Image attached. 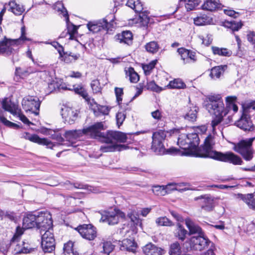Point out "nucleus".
Masks as SVG:
<instances>
[{"label":"nucleus","instance_id":"nucleus-42","mask_svg":"<svg viewBox=\"0 0 255 255\" xmlns=\"http://www.w3.org/2000/svg\"><path fill=\"white\" fill-rule=\"evenodd\" d=\"M155 223L159 226L171 227L174 225L173 223L166 216L157 218L155 220Z\"/></svg>","mask_w":255,"mask_h":255},{"label":"nucleus","instance_id":"nucleus-16","mask_svg":"<svg viewBox=\"0 0 255 255\" xmlns=\"http://www.w3.org/2000/svg\"><path fill=\"white\" fill-rule=\"evenodd\" d=\"M21 138L29 140L30 141L38 143L39 144L45 145L47 147L52 148L55 145L51 141L45 138H40L37 134H31L28 132H24L21 134Z\"/></svg>","mask_w":255,"mask_h":255},{"label":"nucleus","instance_id":"nucleus-28","mask_svg":"<svg viewBox=\"0 0 255 255\" xmlns=\"http://www.w3.org/2000/svg\"><path fill=\"white\" fill-rule=\"evenodd\" d=\"M220 7L219 0H206L202 5L203 10L214 11Z\"/></svg>","mask_w":255,"mask_h":255},{"label":"nucleus","instance_id":"nucleus-2","mask_svg":"<svg viewBox=\"0 0 255 255\" xmlns=\"http://www.w3.org/2000/svg\"><path fill=\"white\" fill-rule=\"evenodd\" d=\"M215 143V136L210 134L205 138L203 145L197 149L196 156L215 159L220 152L213 149Z\"/></svg>","mask_w":255,"mask_h":255},{"label":"nucleus","instance_id":"nucleus-9","mask_svg":"<svg viewBox=\"0 0 255 255\" xmlns=\"http://www.w3.org/2000/svg\"><path fill=\"white\" fill-rule=\"evenodd\" d=\"M41 235V248L44 253H51L55 248V241L53 232L50 230Z\"/></svg>","mask_w":255,"mask_h":255},{"label":"nucleus","instance_id":"nucleus-11","mask_svg":"<svg viewBox=\"0 0 255 255\" xmlns=\"http://www.w3.org/2000/svg\"><path fill=\"white\" fill-rule=\"evenodd\" d=\"M110 16L113 17L114 15L112 14L111 15L100 19L96 22L88 23L87 27L89 30L94 33L98 32L102 29L108 30L112 25L111 22L108 21Z\"/></svg>","mask_w":255,"mask_h":255},{"label":"nucleus","instance_id":"nucleus-8","mask_svg":"<svg viewBox=\"0 0 255 255\" xmlns=\"http://www.w3.org/2000/svg\"><path fill=\"white\" fill-rule=\"evenodd\" d=\"M36 228L40 230V234L43 232L50 230L52 232V220L49 212H41L37 215Z\"/></svg>","mask_w":255,"mask_h":255},{"label":"nucleus","instance_id":"nucleus-3","mask_svg":"<svg viewBox=\"0 0 255 255\" xmlns=\"http://www.w3.org/2000/svg\"><path fill=\"white\" fill-rule=\"evenodd\" d=\"M206 100L205 106L210 114L217 116H226L227 114L220 95H209L206 97Z\"/></svg>","mask_w":255,"mask_h":255},{"label":"nucleus","instance_id":"nucleus-61","mask_svg":"<svg viewBox=\"0 0 255 255\" xmlns=\"http://www.w3.org/2000/svg\"><path fill=\"white\" fill-rule=\"evenodd\" d=\"M51 137L53 139L56 140L59 142V145H62V142L64 141V138L62 136L61 134L59 132L54 131L53 134H51Z\"/></svg>","mask_w":255,"mask_h":255},{"label":"nucleus","instance_id":"nucleus-4","mask_svg":"<svg viewBox=\"0 0 255 255\" xmlns=\"http://www.w3.org/2000/svg\"><path fill=\"white\" fill-rule=\"evenodd\" d=\"M199 141L198 135L196 133L182 134L178 138L177 143L183 149L193 150L198 146Z\"/></svg>","mask_w":255,"mask_h":255},{"label":"nucleus","instance_id":"nucleus-55","mask_svg":"<svg viewBox=\"0 0 255 255\" xmlns=\"http://www.w3.org/2000/svg\"><path fill=\"white\" fill-rule=\"evenodd\" d=\"M129 80L132 83H136L139 79V76L137 73H136L133 68H129L128 70Z\"/></svg>","mask_w":255,"mask_h":255},{"label":"nucleus","instance_id":"nucleus-34","mask_svg":"<svg viewBox=\"0 0 255 255\" xmlns=\"http://www.w3.org/2000/svg\"><path fill=\"white\" fill-rule=\"evenodd\" d=\"M212 18L205 14L201 15L194 19V22L197 25L210 24L212 22Z\"/></svg>","mask_w":255,"mask_h":255},{"label":"nucleus","instance_id":"nucleus-33","mask_svg":"<svg viewBox=\"0 0 255 255\" xmlns=\"http://www.w3.org/2000/svg\"><path fill=\"white\" fill-rule=\"evenodd\" d=\"M136 249V244L133 240L127 239L123 241L122 246L121 248V250H126L129 252L135 253Z\"/></svg>","mask_w":255,"mask_h":255},{"label":"nucleus","instance_id":"nucleus-20","mask_svg":"<svg viewBox=\"0 0 255 255\" xmlns=\"http://www.w3.org/2000/svg\"><path fill=\"white\" fill-rule=\"evenodd\" d=\"M100 221L109 225H114L119 222V216L115 212L104 211L101 213Z\"/></svg>","mask_w":255,"mask_h":255},{"label":"nucleus","instance_id":"nucleus-60","mask_svg":"<svg viewBox=\"0 0 255 255\" xmlns=\"http://www.w3.org/2000/svg\"><path fill=\"white\" fill-rule=\"evenodd\" d=\"M115 93L116 96L117 101L120 105L122 101V96L124 94L123 89L122 88H115Z\"/></svg>","mask_w":255,"mask_h":255},{"label":"nucleus","instance_id":"nucleus-48","mask_svg":"<svg viewBox=\"0 0 255 255\" xmlns=\"http://www.w3.org/2000/svg\"><path fill=\"white\" fill-rule=\"evenodd\" d=\"M177 52L180 55L181 59L183 61L184 64L189 63L188 55L189 50L184 48H178Z\"/></svg>","mask_w":255,"mask_h":255},{"label":"nucleus","instance_id":"nucleus-58","mask_svg":"<svg viewBox=\"0 0 255 255\" xmlns=\"http://www.w3.org/2000/svg\"><path fill=\"white\" fill-rule=\"evenodd\" d=\"M102 248L103 249V252L107 255H109L113 250L114 246L111 242H107L103 243Z\"/></svg>","mask_w":255,"mask_h":255},{"label":"nucleus","instance_id":"nucleus-38","mask_svg":"<svg viewBox=\"0 0 255 255\" xmlns=\"http://www.w3.org/2000/svg\"><path fill=\"white\" fill-rule=\"evenodd\" d=\"M9 5L12 12L16 15H21L24 11L23 5L17 4L14 1H9Z\"/></svg>","mask_w":255,"mask_h":255},{"label":"nucleus","instance_id":"nucleus-50","mask_svg":"<svg viewBox=\"0 0 255 255\" xmlns=\"http://www.w3.org/2000/svg\"><path fill=\"white\" fill-rule=\"evenodd\" d=\"M64 184L65 187L69 190L72 189L73 187L77 189H88L89 187L87 185L81 183H75L72 184L69 181H67Z\"/></svg>","mask_w":255,"mask_h":255},{"label":"nucleus","instance_id":"nucleus-13","mask_svg":"<svg viewBox=\"0 0 255 255\" xmlns=\"http://www.w3.org/2000/svg\"><path fill=\"white\" fill-rule=\"evenodd\" d=\"M210 241L205 237L199 235L197 237H192L190 239L191 248L194 250L202 251L206 249Z\"/></svg>","mask_w":255,"mask_h":255},{"label":"nucleus","instance_id":"nucleus-30","mask_svg":"<svg viewBox=\"0 0 255 255\" xmlns=\"http://www.w3.org/2000/svg\"><path fill=\"white\" fill-rule=\"evenodd\" d=\"M117 39L120 43L130 45L132 42V34L129 31H123L122 34L117 35Z\"/></svg>","mask_w":255,"mask_h":255},{"label":"nucleus","instance_id":"nucleus-17","mask_svg":"<svg viewBox=\"0 0 255 255\" xmlns=\"http://www.w3.org/2000/svg\"><path fill=\"white\" fill-rule=\"evenodd\" d=\"M61 115L65 122L71 125L77 119L78 112L76 110L64 106L61 109Z\"/></svg>","mask_w":255,"mask_h":255},{"label":"nucleus","instance_id":"nucleus-57","mask_svg":"<svg viewBox=\"0 0 255 255\" xmlns=\"http://www.w3.org/2000/svg\"><path fill=\"white\" fill-rule=\"evenodd\" d=\"M13 116H15L19 118V120L21 121L24 124H26L28 126L30 125H33V124L29 121V120L21 113V110L20 109L18 110L16 112V113L14 114Z\"/></svg>","mask_w":255,"mask_h":255},{"label":"nucleus","instance_id":"nucleus-14","mask_svg":"<svg viewBox=\"0 0 255 255\" xmlns=\"http://www.w3.org/2000/svg\"><path fill=\"white\" fill-rule=\"evenodd\" d=\"M127 219L129 220L128 225H130V230L133 234L137 233L138 226L142 228V220L138 217V212L133 209L128 210L127 214Z\"/></svg>","mask_w":255,"mask_h":255},{"label":"nucleus","instance_id":"nucleus-52","mask_svg":"<svg viewBox=\"0 0 255 255\" xmlns=\"http://www.w3.org/2000/svg\"><path fill=\"white\" fill-rule=\"evenodd\" d=\"M199 4L198 0H187L185 6L187 11L192 10Z\"/></svg>","mask_w":255,"mask_h":255},{"label":"nucleus","instance_id":"nucleus-18","mask_svg":"<svg viewBox=\"0 0 255 255\" xmlns=\"http://www.w3.org/2000/svg\"><path fill=\"white\" fill-rule=\"evenodd\" d=\"M106 135L105 142L107 143H112L114 140L125 143L127 140V134L120 131H109L106 133Z\"/></svg>","mask_w":255,"mask_h":255},{"label":"nucleus","instance_id":"nucleus-63","mask_svg":"<svg viewBox=\"0 0 255 255\" xmlns=\"http://www.w3.org/2000/svg\"><path fill=\"white\" fill-rule=\"evenodd\" d=\"M145 87L147 90H150L155 92H158L159 89V87H158L153 81L148 82Z\"/></svg>","mask_w":255,"mask_h":255},{"label":"nucleus","instance_id":"nucleus-12","mask_svg":"<svg viewBox=\"0 0 255 255\" xmlns=\"http://www.w3.org/2000/svg\"><path fill=\"white\" fill-rule=\"evenodd\" d=\"M76 230L83 238L87 240H93L97 237L96 229L91 224L80 225Z\"/></svg>","mask_w":255,"mask_h":255},{"label":"nucleus","instance_id":"nucleus-36","mask_svg":"<svg viewBox=\"0 0 255 255\" xmlns=\"http://www.w3.org/2000/svg\"><path fill=\"white\" fill-rule=\"evenodd\" d=\"M62 58V60L64 61L66 63H70L76 61L78 60L80 57V54H74L70 52L68 54L67 52L65 53L64 51L62 53V56H60Z\"/></svg>","mask_w":255,"mask_h":255},{"label":"nucleus","instance_id":"nucleus-1","mask_svg":"<svg viewBox=\"0 0 255 255\" xmlns=\"http://www.w3.org/2000/svg\"><path fill=\"white\" fill-rule=\"evenodd\" d=\"M167 132L165 130H159L153 133L151 149L156 154H172L177 152L175 148H170L166 150L164 147L163 141H164Z\"/></svg>","mask_w":255,"mask_h":255},{"label":"nucleus","instance_id":"nucleus-62","mask_svg":"<svg viewBox=\"0 0 255 255\" xmlns=\"http://www.w3.org/2000/svg\"><path fill=\"white\" fill-rule=\"evenodd\" d=\"M0 122L2 123L4 125L8 127H18V126L16 124L8 121L6 118H5L2 116H1L0 115Z\"/></svg>","mask_w":255,"mask_h":255},{"label":"nucleus","instance_id":"nucleus-43","mask_svg":"<svg viewBox=\"0 0 255 255\" xmlns=\"http://www.w3.org/2000/svg\"><path fill=\"white\" fill-rule=\"evenodd\" d=\"M145 48L147 52L150 53L154 54L156 53L158 51L159 49V46L157 42L152 41L147 43L145 45Z\"/></svg>","mask_w":255,"mask_h":255},{"label":"nucleus","instance_id":"nucleus-64","mask_svg":"<svg viewBox=\"0 0 255 255\" xmlns=\"http://www.w3.org/2000/svg\"><path fill=\"white\" fill-rule=\"evenodd\" d=\"M51 44L53 46H54L56 49H57V51L58 53H59L60 56H62V53L64 51L63 47L57 42L54 41Z\"/></svg>","mask_w":255,"mask_h":255},{"label":"nucleus","instance_id":"nucleus-35","mask_svg":"<svg viewBox=\"0 0 255 255\" xmlns=\"http://www.w3.org/2000/svg\"><path fill=\"white\" fill-rule=\"evenodd\" d=\"M198 108L195 106H192L188 108V111L184 116L185 119L194 122L197 118Z\"/></svg>","mask_w":255,"mask_h":255},{"label":"nucleus","instance_id":"nucleus-27","mask_svg":"<svg viewBox=\"0 0 255 255\" xmlns=\"http://www.w3.org/2000/svg\"><path fill=\"white\" fill-rule=\"evenodd\" d=\"M185 222L186 227L189 231V235L195 234H198L199 235H203L201 228L198 225L194 223L190 219H186Z\"/></svg>","mask_w":255,"mask_h":255},{"label":"nucleus","instance_id":"nucleus-31","mask_svg":"<svg viewBox=\"0 0 255 255\" xmlns=\"http://www.w3.org/2000/svg\"><path fill=\"white\" fill-rule=\"evenodd\" d=\"M2 107L4 110L10 112L13 115L15 114L19 110L17 105L8 99H5L2 101Z\"/></svg>","mask_w":255,"mask_h":255},{"label":"nucleus","instance_id":"nucleus-51","mask_svg":"<svg viewBox=\"0 0 255 255\" xmlns=\"http://www.w3.org/2000/svg\"><path fill=\"white\" fill-rule=\"evenodd\" d=\"M215 118L213 119L211 123L212 131L214 133L216 132V128L218 126L223 120L224 115H220L219 116L214 115Z\"/></svg>","mask_w":255,"mask_h":255},{"label":"nucleus","instance_id":"nucleus-53","mask_svg":"<svg viewBox=\"0 0 255 255\" xmlns=\"http://www.w3.org/2000/svg\"><path fill=\"white\" fill-rule=\"evenodd\" d=\"M126 117L125 111H119L116 115L117 123L119 127L122 125Z\"/></svg>","mask_w":255,"mask_h":255},{"label":"nucleus","instance_id":"nucleus-45","mask_svg":"<svg viewBox=\"0 0 255 255\" xmlns=\"http://www.w3.org/2000/svg\"><path fill=\"white\" fill-rule=\"evenodd\" d=\"M167 86L171 89H183L186 87V85L182 80L175 79L170 81Z\"/></svg>","mask_w":255,"mask_h":255},{"label":"nucleus","instance_id":"nucleus-25","mask_svg":"<svg viewBox=\"0 0 255 255\" xmlns=\"http://www.w3.org/2000/svg\"><path fill=\"white\" fill-rule=\"evenodd\" d=\"M175 189L174 185L172 184L166 186H155L153 187L152 192L157 195L164 196L166 194L169 193L171 190Z\"/></svg>","mask_w":255,"mask_h":255},{"label":"nucleus","instance_id":"nucleus-29","mask_svg":"<svg viewBox=\"0 0 255 255\" xmlns=\"http://www.w3.org/2000/svg\"><path fill=\"white\" fill-rule=\"evenodd\" d=\"M128 146L124 144H111L106 145H102L100 150L103 152H113L115 151H121L127 149Z\"/></svg>","mask_w":255,"mask_h":255},{"label":"nucleus","instance_id":"nucleus-19","mask_svg":"<svg viewBox=\"0 0 255 255\" xmlns=\"http://www.w3.org/2000/svg\"><path fill=\"white\" fill-rule=\"evenodd\" d=\"M237 126L245 131H255L254 126L249 115L244 114L241 119L237 122Z\"/></svg>","mask_w":255,"mask_h":255},{"label":"nucleus","instance_id":"nucleus-40","mask_svg":"<svg viewBox=\"0 0 255 255\" xmlns=\"http://www.w3.org/2000/svg\"><path fill=\"white\" fill-rule=\"evenodd\" d=\"M74 243L69 241L64 244L63 250L64 255H79L78 253L73 249Z\"/></svg>","mask_w":255,"mask_h":255},{"label":"nucleus","instance_id":"nucleus-39","mask_svg":"<svg viewBox=\"0 0 255 255\" xmlns=\"http://www.w3.org/2000/svg\"><path fill=\"white\" fill-rule=\"evenodd\" d=\"M212 49L214 54L220 56L229 57L232 54L231 50H229L228 49L225 48H220L218 47L213 46Z\"/></svg>","mask_w":255,"mask_h":255},{"label":"nucleus","instance_id":"nucleus-41","mask_svg":"<svg viewBox=\"0 0 255 255\" xmlns=\"http://www.w3.org/2000/svg\"><path fill=\"white\" fill-rule=\"evenodd\" d=\"M187 234V231L180 224H178L177 225V229L175 232V236L178 238L179 240L183 241Z\"/></svg>","mask_w":255,"mask_h":255},{"label":"nucleus","instance_id":"nucleus-6","mask_svg":"<svg viewBox=\"0 0 255 255\" xmlns=\"http://www.w3.org/2000/svg\"><path fill=\"white\" fill-rule=\"evenodd\" d=\"M22 234V229L20 227H17L16 233L10 240V246L14 247V251L15 254H26L30 253L31 250H32V249L28 248V247L25 246V243L23 242L17 243L19 241L20 236Z\"/></svg>","mask_w":255,"mask_h":255},{"label":"nucleus","instance_id":"nucleus-26","mask_svg":"<svg viewBox=\"0 0 255 255\" xmlns=\"http://www.w3.org/2000/svg\"><path fill=\"white\" fill-rule=\"evenodd\" d=\"M143 252L145 255H161L163 250L161 248L150 243L143 247Z\"/></svg>","mask_w":255,"mask_h":255},{"label":"nucleus","instance_id":"nucleus-56","mask_svg":"<svg viewBox=\"0 0 255 255\" xmlns=\"http://www.w3.org/2000/svg\"><path fill=\"white\" fill-rule=\"evenodd\" d=\"M156 63V61H152L148 64L143 65L142 69L146 75L150 74L151 71L154 68Z\"/></svg>","mask_w":255,"mask_h":255},{"label":"nucleus","instance_id":"nucleus-15","mask_svg":"<svg viewBox=\"0 0 255 255\" xmlns=\"http://www.w3.org/2000/svg\"><path fill=\"white\" fill-rule=\"evenodd\" d=\"M215 160L229 162L234 165H242L243 163L242 158L239 156L232 152H227L225 153L220 152Z\"/></svg>","mask_w":255,"mask_h":255},{"label":"nucleus","instance_id":"nucleus-24","mask_svg":"<svg viewBox=\"0 0 255 255\" xmlns=\"http://www.w3.org/2000/svg\"><path fill=\"white\" fill-rule=\"evenodd\" d=\"M238 198L243 200L248 206L250 209L255 211V192L251 194H238Z\"/></svg>","mask_w":255,"mask_h":255},{"label":"nucleus","instance_id":"nucleus-46","mask_svg":"<svg viewBox=\"0 0 255 255\" xmlns=\"http://www.w3.org/2000/svg\"><path fill=\"white\" fill-rule=\"evenodd\" d=\"M72 87L73 90L74 91L75 93L79 94L86 100H88V94L85 88L81 85H78L77 86L73 85Z\"/></svg>","mask_w":255,"mask_h":255},{"label":"nucleus","instance_id":"nucleus-21","mask_svg":"<svg viewBox=\"0 0 255 255\" xmlns=\"http://www.w3.org/2000/svg\"><path fill=\"white\" fill-rule=\"evenodd\" d=\"M194 199L195 201L201 199V208L206 211H211L214 208V199L210 195H202L195 198Z\"/></svg>","mask_w":255,"mask_h":255},{"label":"nucleus","instance_id":"nucleus-5","mask_svg":"<svg viewBox=\"0 0 255 255\" xmlns=\"http://www.w3.org/2000/svg\"><path fill=\"white\" fill-rule=\"evenodd\" d=\"M26 40L30 41V39L25 36V27L23 26L21 28V36L19 38L13 40L5 39L0 42V54L10 55L14 51L13 46L21 41Z\"/></svg>","mask_w":255,"mask_h":255},{"label":"nucleus","instance_id":"nucleus-23","mask_svg":"<svg viewBox=\"0 0 255 255\" xmlns=\"http://www.w3.org/2000/svg\"><path fill=\"white\" fill-rule=\"evenodd\" d=\"M37 215L26 214L23 219V228L28 229L36 227Z\"/></svg>","mask_w":255,"mask_h":255},{"label":"nucleus","instance_id":"nucleus-32","mask_svg":"<svg viewBox=\"0 0 255 255\" xmlns=\"http://www.w3.org/2000/svg\"><path fill=\"white\" fill-rule=\"evenodd\" d=\"M227 69L226 65L215 66L211 69L210 76L213 79L219 78Z\"/></svg>","mask_w":255,"mask_h":255},{"label":"nucleus","instance_id":"nucleus-37","mask_svg":"<svg viewBox=\"0 0 255 255\" xmlns=\"http://www.w3.org/2000/svg\"><path fill=\"white\" fill-rule=\"evenodd\" d=\"M127 5L136 12H140L143 9L142 4L138 0H128Z\"/></svg>","mask_w":255,"mask_h":255},{"label":"nucleus","instance_id":"nucleus-7","mask_svg":"<svg viewBox=\"0 0 255 255\" xmlns=\"http://www.w3.org/2000/svg\"><path fill=\"white\" fill-rule=\"evenodd\" d=\"M104 129L102 122H98L87 128H84V135H89L91 138L100 139L105 142L107 137L106 133L102 132L101 130Z\"/></svg>","mask_w":255,"mask_h":255},{"label":"nucleus","instance_id":"nucleus-59","mask_svg":"<svg viewBox=\"0 0 255 255\" xmlns=\"http://www.w3.org/2000/svg\"><path fill=\"white\" fill-rule=\"evenodd\" d=\"M91 86L94 93H98L101 92L102 88L100 86V83L99 80H93L91 82Z\"/></svg>","mask_w":255,"mask_h":255},{"label":"nucleus","instance_id":"nucleus-47","mask_svg":"<svg viewBox=\"0 0 255 255\" xmlns=\"http://www.w3.org/2000/svg\"><path fill=\"white\" fill-rule=\"evenodd\" d=\"M94 108L93 112L96 116H99L100 114L108 115L109 109L106 106L98 105Z\"/></svg>","mask_w":255,"mask_h":255},{"label":"nucleus","instance_id":"nucleus-44","mask_svg":"<svg viewBox=\"0 0 255 255\" xmlns=\"http://www.w3.org/2000/svg\"><path fill=\"white\" fill-rule=\"evenodd\" d=\"M224 26L231 29L233 31H238L242 26V24L241 22H236L234 20L231 21H225Z\"/></svg>","mask_w":255,"mask_h":255},{"label":"nucleus","instance_id":"nucleus-49","mask_svg":"<svg viewBox=\"0 0 255 255\" xmlns=\"http://www.w3.org/2000/svg\"><path fill=\"white\" fill-rule=\"evenodd\" d=\"M169 254L170 255H181V248L178 243L176 242L171 245Z\"/></svg>","mask_w":255,"mask_h":255},{"label":"nucleus","instance_id":"nucleus-10","mask_svg":"<svg viewBox=\"0 0 255 255\" xmlns=\"http://www.w3.org/2000/svg\"><path fill=\"white\" fill-rule=\"evenodd\" d=\"M22 106L25 112H31L35 115L39 114L40 102L37 97L27 96L22 101Z\"/></svg>","mask_w":255,"mask_h":255},{"label":"nucleus","instance_id":"nucleus-54","mask_svg":"<svg viewBox=\"0 0 255 255\" xmlns=\"http://www.w3.org/2000/svg\"><path fill=\"white\" fill-rule=\"evenodd\" d=\"M56 7L58 11H60L63 16L65 18L67 23L69 21L68 11L64 6L63 3L59 2L57 4Z\"/></svg>","mask_w":255,"mask_h":255},{"label":"nucleus","instance_id":"nucleus-22","mask_svg":"<svg viewBox=\"0 0 255 255\" xmlns=\"http://www.w3.org/2000/svg\"><path fill=\"white\" fill-rule=\"evenodd\" d=\"M83 135H84V128L82 130H67L65 131L64 135L66 140L70 142V145L75 147L76 145H74L73 140L79 138Z\"/></svg>","mask_w":255,"mask_h":255}]
</instances>
